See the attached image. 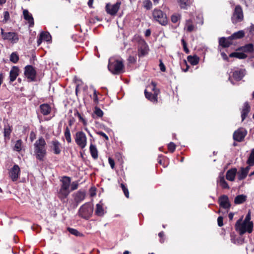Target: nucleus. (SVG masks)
I'll return each instance as SVG.
<instances>
[{"mask_svg":"<svg viewBox=\"0 0 254 254\" xmlns=\"http://www.w3.org/2000/svg\"><path fill=\"white\" fill-rule=\"evenodd\" d=\"M150 34H151V31L149 29H147L146 30L145 33V35L146 37L149 36L150 35Z\"/></svg>","mask_w":254,"mask_h":254,"instance_id":"338daca9","label":"nucleus"},{"mask_svg":"<svg viewBox=\"0 0 254 254\" xmlns=\"http://www.w3.org/2000/svg\"><path fill=\"white\" fill-rule=\"evenodd\" d=\"M248 113V112H243V113L241 115L242 121H243L245 120V119L246 118V117L247 116Z\"/></svg>","mask_w":254,"mask_h":254,"instance_id":"69168bd1","label":"nucleus"},{"mask_svg":"<svg viewBox=\"0 0 254 254\" xmlns=\"http://www.w3.org/2000/svg\"><path fill=\"white\" fill-rule=\"evenodd\" d=\"M46 141L42 137L40 138L34 144L35 155L36 159L40 161L44 160L46 154Z\"/></svg>","mask_w":254,"mask_h":254,"instance_id":"f257e3e1","label":"nucleus"},{"mask_svg":"<svg viewBox=\"0 0 254 254\" xmlns=\"http://www.w3.org/2000/svg\"><path fill=\"white\" fill-rule=\"evenodd\" d=\"M60 181L62 182L61 188L69 190V187L71 184V178L70 177L64 176Z\"/></svg>","mask_w":254,"mask_h":254,"instance_id":"aec40b11","label":"nucleus"},{"mask_svg":"<svg viewBox=\"0 0 254 254\" xmlns=\"http://www.w3.org/2000/svg\"><path fill=\"white\" fill-rule=\"evenodd\" d=\"M230 57H235L240 59H244L247 58V55L243 53L234 52L230 55Z\"/></svg>","mask_w":254,"mask_h":254,"instance_id":"c9c22d12","label":"nucleus"},{"mask_svg":"<svg viewBox=\"0 0 254 254\" xmlns=\"http://www.w3.org/2000/svg\"><path fill=\"white\" fill-rule=\"evenodd\" d=\"M237 169L236 168L232 169L227 172L226 178L230 181H233L235 180Z\"/></svg>","mask_w":254,"mask_h":254,"instance_id":"b1692460","label":"nucleus"},{"mask_svg":"<svg viewBox=\"0 0 254 254\" xmlns=\"http://www.w3.org/2000/svg\"><path fill=\"white\" fill-rule=\"evenodd\" d=\"M181 14L176 13L174 14L171 16V21L173 23H176L181 19Z\"/></svg>","mask_w":254,"mask_h":254,"instance_id":"c03bdc74","label":"nucleus"},{"mask_svg":"<svg viewBox=\"0 0 254 254\" xmlns=\"http://www.w3.org/2000/svg\"><path fill=\"white\" fill-rule=\"evenodd\" d=\"M121 4V2H117L114 4L107 3L106 5V11L111 15H115L119 11Z\"/></svg>","mask_w":254,"mask_h":254,"instance_id":"9d476101","label":"nucleus"},{"mask_svg":"<svg viewBox=\"0 0 254 254\" xmlns=\"http://www.w3.org/2000/svg\"><path fill=\"white\" fill-rule=\"evenodd\" d=\"M41 111H50L52 110L51 106L48 104H43L40 106Z\"/></svg>","mask_w":254,"mask_h":254,"instance_id":"49530a36","label":"nucleus"},{"mask_svg":"<svg viewBox=\"0 0 254 254\" xmlns=\"http://www.w3.org/2000/svg\"><path fill=\"white\" fill-rule=\"evenodd\" d=\"M151 85L153 93L148 92L145 90L144 91L145 95L146 98L151 102L156 103L158 102V95L160 93V91L158 89L156 88V85L154 82H152Z\"/></svg>","mask_w":254,"mask_h":254,"instance_id":"0eeeda50","label":"nucleus"},{"mask_svg":"<svg viewBox=\"0 0 254 254\" xmlns=\"http://www.w3.org/2000/svg\"><path fill=\"white\" fill-rule=\"evenodd\" d=\"M93 212V207L89 203H85L82 205L78 211L79 215L85 219H88Z\"/></svg>","mask_w":254,"mask_h":254,"instance_id":"39448f33","label":"nucleus"},{"mask_svg":"<svg viewBox=\"0 0 254 254\" xmlns=\"http://www.w3.org/2000/svg\"><path fill=\"white\" fill-rule=\"evenodd\" d=\"M250 169V166H247L246 168L242 167L240 170L238 172V178L239 180L244 179L247 176V175Z\"/></svg>","mask_w":254,"mask_h":254,"instance_id":"a211bd4d","label":"nucleus"},{"mask_svg":"<svg viewBox=\"0 0 254 254\" xmlns=\"http://www.w3.org/2000/svg\"><path fill=\"white\" fill-rule=\"evenodd\" d=\"M124 65L122 61L110 60L108 64V68L114 74H119L123 70Z\"/></svg>","mask_w":254,"mask_h":254,"instance_id":"20e7f679","label":"nucleus"},{"mask_svg":"<svg viewBox=\"0 0 254 254\" xmlns=\"http://www.w3.org/2000/svg\"><path fill=\"white\" fill-rule=\"evenodd\" d=\"M138 50L139 57L144 56L148 54V47L144 41H141L139 42Z\"/></svg>","mask_w":254,"mask_h":254,"instance_id":"4468645a","label":"nucleus"},{"mask_svg":"<svg viewBox=\"0 0 254 254\" xmlns=\"http://www.w3.org/2000/svg\"><path fill=\"white\" fill-rule=\"evenodd\" d=\"M158 236L160 238V242L161 243H164V239H163V237L164 236V233L163 231L160 232L159 234H158Z\"/></svg>","mask_w":254,"mask_h":254,"instance_id":"e2e57ef3","label":"nucleus"},{"mask_svg":"<svg viewBox=\"0 0 254 254\" xmlns=\"http://www.w3.org/2000/svg\"><path fill=\"white\" fill-rule=\"evenodd\" d=\"M91 98L95 103L98 102L97 92L95 89H94L93 90V94L91 96Z\"/></svg>","mask_w":254,"mask_h":254,"instance_id":"864d4df0","label":"nucleus"},{"mask_svg":"<svg viewBox=\"0 0 254 254\" xmlns=\"http://www.w3.org/2000/svg\"><path fill=\"white\" fill-rule=\"evenodd\" d=\"M94 0H89L88 5L90 7H92Z\"/></svg>","mask_w":254,"mask_h":254,"instance_id":"774afa93","label":"nucleus"},{"mask_svg":"<svg viewBox=\"0 0 254 254\" xmlns=\"http://www.w3.org/2000/svg\"><path fill=\"white\" fill-rule=\"evenodd\" d=\"M19 69L17 66H13L10 71L9 77L10 82H13L18 75Z\"/></svg>","mask_w":254,"mask_h":254,"instance_id":"412c9836","label":"nucleus"},{"mask_svg":"<svg viewBox=\"0 0 254 254\" xmlns=\"http://www.w3.org/2000/svg\"><path fill=\"white\" fill-rule=\"evenodd\" d=\"M152 16L154 20L162 25L165 26L168 23L166 14L160 9L155 8L152 11Z\"/></svg>","mask_w":254,"mask_h":254,"instance_id":"7ed1b4c3","label":"nucleus"},{"mask_svg":"<svg viewBox=\"0 0 254 254\" xmlns=\"http://www.w3.org/2000/svg\"><path fill=\"white\" fill-rule=\"evenodd\" d=\"M108 162H109V163L111 167L112 168V169H114L115 168V161H114V159L111 157H109L108 158Z\"/></svg>","mask_w":254,"mask_h":254,"instance_id":"13d9d810","label":"nucleus"},{"mask_svg":"<svg viewBox=\"0 0 254 254\" xmlns=\"http://www.w3.org/2000/svg\"><path fill=\"white\" fill-rule=\"evenodd\" d=\"M244 36V32L243 31H239L238 32L234 33L233 35L230 36L231 39H240Z\"/></svg>","mask_w":254,"mask_h":254,"instance_id":"4c0bfd02","label":"nucleus"},{"mask_svg":"<svg viewBox=\"0 0 254 254\" xmlns=\"http://www.w3.org/2000/svg\"><path fill=\"white\" fill-rule=\"evenodd\" d=\"M244 13L242 7L240 5L235 6L232 16L231 21L233 24H237L241 22L244 20Z\"/></svg>","mask_w":254,"mask_h":254,"instance_id":"423d86ee","label":"nucleus"},{"mask_svg":"<svg viewBox=\"0 0 254 254\" xmlns=\"http://www.w3.org/2000/svg\"><path fill=\"white\" fill-rule=\"evenodd\" d=\"M12 130V126L10 125L7 121L4 122L3 133L4 139L5 142L10 140Z\"/></svg>","mask_w":254,"mask_h":254,"instance_id":"9b49d317","label":"nucleus"},{"mask_svg":"<svg viewBox=\"0 0 254 254\" xmlns=\"http://www.w3.org/2000/svg\"><path fill=\"white\" fill-rule=\"evenodd\" d=\"M75 202L78 204L83 200L85 197V192L84 191L79 190L73 194Z\"/></svg>","mask_w":254,"mask_h":254,"instance_id":"dca6fc26","label":"nucleus"},{"mask_svg":"<svg viewBox=\"0 0 254 254\" xmlns=\"http://www.w3.org/2000/svg\"><path fill=\"white\" fill-rule=\"evenodd\" d=\"M90 152L91 153V155L92 157L94 159H96L98 157V153L97 149L96 147V146L92 144H91L90 146Z\"/></svg>","mask_w":254,"mask_h":254,"instance_id":"cd10ccee","label":"nucleus"},{"mask_svg":"<svg viewBox=\"0 0 254 254\" xmlns=\"http://www.w3.org/2000/svg\"><path fill=\"white\" fill-rule=\"evenodd\" d=\"M95 213L98 216H103V215L104 214V210L102 205H101L100 204H97L96 205Z\"/></svg>","mask_w":254,"mask_h":254,"instance_id":"f704fd0d","label":"nucleus"},{"mask_svg":"<svg viewBox=\"0 0 254 254\" xmlns=\"http://www.w3.org/2000/svg\"><path fill=\"white\" fill-rule=\"evenodd\" d=\"M33 81L40 80L42 77V73L41 72L37 71L33 68Z\"/></svg>","mask_w":254,"mask_h":254,"instance_id":"7c9ffc66","label":"nucleus"},{"mask_svg":"<svg viewBox=\"0 0 254 254\" xmlns=\"http://www.w3.org/2000/svg\"><path fill=\"white\" fill-rule=\"evenodd\" d=\"M10 16L9 12L7 11H5L3 12V19L2 20V22L3 23H5L7 22V21L9 19Z\"/></svg>","mask_w":254,"mask_h":254,"instance_id":"09e8293b","label":"nucleus"},{"mask_svg":"<svg viewBox=\"0 0 254 254\" xmlns=\"http://www.w3.org/2000/svg\"><path fill=\"white\" fill-rule=\"evenodd\" d=\"M247 134V130L243 127H240L236 130L233 133L234 140L238 141H242Z\"/></svg>","mask_w":254,"mask_h":254,"instance_id":"1a4fd4ad","label":"nucleus"},{"mask_svg":"<svg viewBox=\"0 0 254 254\" xmlns=\"http://www.w3.org/2000/svg\"><path fill=\"white\" fill-rule=\"evenodd\" d=\"M232 44V39H231L230 36L228 38L222 37L219 39V44L223 47H228Z\"/></svg>","mask_w":254,"mask_h":254,"instance_id":"393cba45","label":"nucleus"},{"mask_svg":"<svg viewBox=\"0 0 254 254\" xmlns=\"http://www.w3.org/2000/svg\"><path fill=\"white\" fill-rule=\"evenodd\" d=\"M247 196L244 194H241L237 195L234 200V202L236 204H241L246 201Z\"/></svg>","mask_w":254,"mask_h":254,"instance_id":"c85d7f7f","label":"nucleus"},{"mask_svg":"<svg viewBox=\"0 0 254 254\" xmlns=\"http://www.w3.org/2000/svg\"><path fill=\"white\" fill-rule=\"evenodd\" d=\"M250 106L248 102H246L244 104L243 111H249L250 110Z\"/></svg>","mask_w":254,"mask_h":254,"instance_id":"4d7b16f0","label":"nucleus"},{"mask_svg":"<svg viewBox=\"0 0 254 254\" xmlns=\"http://www.w3.org/2000/svg\"><path fill=\"white\" fill-rule=\"evenodd\" d=\"M128 61L130 64H134L136 61V58L135 56H130L128 57Z\"/></svg>","mask_w":254,"mask_h":254,"instance_id":"6e6d98bb","label":"nucleus"},{"mask_svg":"<svg viewBox=\"0 0 254 254\" xmlns=\"http://www.w3.org/2000/svg\"><path fill=\"white\" fill-rule=\"evenodd\" d=\"M20 168L17 165H14L9 171V177L13 182L16 181L19 177Z\"/></svg>","mask_w":254,"mask_h":254,"instance_id":"f8f14e48","label":"nucleus"},{"mask_svg":"<svg viewBox=\"0 0 254 254\" xmlns=\"http://www.w3.org/2000/svg\"><path fill=\"white\" fill-rule=\"evenodd\" d=\"M75 117H77L79 118V120L80 122H81L84 126L87 125V122L85 119L82 117V115L79 112H76L74 114Z\"/></svg>","mask_w":254,"mask_h":254,"instance_id":"a18cd8bd","label":"nucleus"},{"mask_svg":"<svg viewBox=\"0 0 254 254\" xmlns=\"http://www.w3.org/2000/svg\"><path fill=\"white\" fill-rule=\"evenodd\" d=\"M242 221V218L239 219L235 225L236 230L239 232L240 235H243L246 232L251 233L253 230V222H247L244 225V222L241 223Z\"/></svg>","mask_w":254,"mask_h":254,"instance_id":"f03ea898","label":"nucleus"},{"mask_svg":"<svg viewBox=\"0 0 254 254\" xmlns=\"http://www.w3.org/2000/svg\"><path fill=\"white\" fill-rule=\"evenodd\" d=\"M104 112H94L92 116L94 118H101L103 116Z\"/></svg>","mask_w":254,"mask_h":254,"instance_id":"5fc2aeb1","label":"nucleus"},{"mask_svg":"<svg viewBox=\"0 0 254 254\" xmlns=\"http://www.w3.org/2000/svg\"><path fill=\"white\" fill-rule=\"evenodd\" d=\"M24 74L27 81H32V65H28L25 67Z\"/></svg>","mask_w":254,"mask_h":254,"instance_id":"4be33fe9","label":"nucleus"},{"mask_svg":"<svg viewBox=\"0 0 254 254\" xmlns=\"http://www.w3.org/2000/svg\"><path fill=\"white\" fill-rule=\"evenodd\" d=\"M97 134L100 135H101V136H102V137H103L106 140H109L108 136L104 132H103V131H99V132H97Z\"/></svg>","mask_w":254,"mask_h":254,"instance_id":"680f3d73","label":"nucleus"},{"mask_svg":"<svg viewBox=\"0 0 254 254\" xmlns=\"http://www.w3.org/2000/svg\"><path fill=\"white\" fill-rule=\"evenodd\" d=\"M188 62L193 65L197 64L199 61V58L197 56H189L187 58Z\"/></svg>","mask_w":254,"mask_h":254,"instance_id":"bb28decb","label":"nucleus"},{"mask_svg":"<svg viewBox=\"0 0 254 254\" xmlns=\"http://www.w3.org/2000/svg\"><path fill=\"white\" fill-rule=\"evenodd\" d=\"M176 146L173 142H170L168 145L169 151L172 153L174 152L176 149Z\"/></svg>","mask_w":254,"mask_h":254,"instance_id":"8fccbe9b","label":"nucleus"},{"mask_svg":"<svg viewBox=\"0 0 254 254\" xmlns=\"http://www.w3.org/2000/svg\"><path fill=\"white\" fill-rule=\"evenodd\" d=\"M247 163L249 164L250 166L254 165V148L252 150L247 161Z\"/></svg>","mask_w":254,"mask_h":254,"instance_id":"58836bf2","label":"nucleus"},{"mask_svg":"<svg viewBox=\"0 0 254 254\" xmlns=\"http://www.w3.org/2000/svg\"><path fill=\"white\" fill-rule=\"evenodd\" d=\"M218 183L219 185L223 188L225 189H229V186L225 180L224 177L223 176H220L219 177V180L218 181Z\"/></svg>","mask_w":254,"mask_h":254,"instance_id":"c756f323","label":"nucleus"},{"mask_svg":"<svg viewBox=\"0 0 254 254\" xmlns=\"http://www.w3.org/2000/svg\"><path fill=\"white\" fill-rule=\"evenodd\" d=\"M223 218L222 216H219L217 219L218 225L221 227L223 225Z\"/></svg>","mask_w":254,"mask_h":254,"instance_id":"bf43d9fd","label":"nucleus"},{"mask_svg":"<svg viewBox=\"0 0 254 254\" xmlns=\"http://www.w3.org/2000/svg\"><path fill=\"white\" fill-rule=\"evenodd\" d=\"M23 15L24 19L28 21L29 23V26L32 24V16L29 14V11L26 9L23 10Z\"/></svg>","mask_w":254,"mask_h":254,"instance_id":"2f4dec72","label":"nucleus"},{"mask_svg":"<svg viewBox=\"0 0 254 254\" xmlns=\"http://www.w3.org/2000/svg\"><path fill=\"white\" fill-rule=\"evenodd\" d=\"M67 230L71 234L75 236L82 237L84 236L82 233H80L75 229L68 227Z\"/></svg>","mask_w":254,"mask_h":254,"instance_id":"e433bc0d","label":"nucleus"},{"mask_svg":"<svg viewBox=\"0 0 254 254\" xmlns=\"http://www.w3.org/2000/svg\"><path fill=\"white\" fill-rule=\"evenodd\" d=\"M64 136L68 143L71 141V138L70 136V129L68 127H66L64 131Z\"/></svg>","mask_w":254,"mask_h":254,"instance_id":"a19ab883","label":"nucleus"},{"mask_svg":"<svg viewBox=\"0 0 254 254\" xmlns=\"http://www.w3.org/2000/svg\"><path fill=\"white\" fill-rule=\"evenodd\" d=\"M218 202L220 207L224 209H229L231 207L228 197L226 195H221L218 199Z\"/></svg>","mask_w":254,"mask_h":254,"instance_id":"ddd939ff","label":"nucleus"},{"mask_svg":"<svg viewBox=\"0 0 254 254\" xmlns=\"http://www.w3.org/2000/svg\"><path fill=\"white\" fill-rule=\"evenodd\" d=\"M40 35L44 41L48 42L51 40V36L48 32H43L40 34Z\"/></svg>","mask_w":254,"mask_h":254,"instance_id":"79ce46f5","label":"nucleus"},{"mask_svg":"<svg viewBox=\"0 0 254 254\" xmlns=\"http://www.w3.org/2000/svg\"><path fill=\"white\" fill-rule=\"evenodd\" d=\"M246 74L245 69L237 70L233 72V77L237 81H240Z\"/></svg>","mask_w":254,"mask_h":254,"instance_id":"6ab92c4d","label":"nucleus"},{"mask_svg":"<svg viewBox=\"0 0 254 254\" xmlns=\"http://www.w3.org/2000/svg\"><path fill=\"white\" fill-rule=\"evenodd\" d=\"M181 8L187 9L190 6L191 2L190 0H177Z\"/></svg>","mask_w":254,"mask_h":254,"instance_id":"a878e982","label":"nucleus"},{"mask_svg":"<svg viewBox=\"0 0 254 254\" xmlns=\"http://www.w3.org/2000/svg\"><path fill=\"white\" fill-rule=\"evenodd\" d=\"M159 62H160L159 67H160V70L163 72H165L166 71V67H165V65L163 63L161 60H160Z\"/></svg>","mask_w":254,"mask_h":254,"instance_id":"052dcab7","label":"nucleus"},{"mask_svg":"<svg viewBox=\"0 0 254 254\" xmlns=\"http://www.w3.org/2000/svg\"><path fill=\"white\" fill-rule=\"evenodd\" d=\"M121 187L126 197L129 198V191L128 189L124 183L121 184Z\"/></svg>","mask_w":254,"mask_h":254,"instance_id":"de8ad7c7","label":"nucleus"},{"mask_svg":"<svg viewBox=\"0 0 254 254\" xmlns=\"http://www.w3.org/2000/svg\"><path fill=\"white\" fill-rule=\"evenodd\" d=\"M19 60V56L16 52H13L10 56V61L14 64H16Z\"/></svg>","mask_w":254,"mask_h":254,"instance_id":"ea45409f","label":"nucleus"},{"mask_svg":"<svg viewBox=\"0 0 254 254\" xmlns=\"http://www.w3.org/2000/svg\"><path fill=\"white\" fill-rule=\"evenodd\" d=\"M4 40H7L12 43H16L18 41V37L16 33L9 32L5 34Z\"/></svg>","mask_w":254,"mask_h":254,"instance_id":"f3484780","label":"nucleus"},{"mask_svg":"<svg viewBox=\"0 0 254 254\" xmlns=\"http://www.w3.org/2000/svg\"><path fill=\"white\" fill-rule=\"evenodd\" d=\"M182 41L183 44V46H184V49L185 51L187 53H188L189 52V49L187 47V44H186V43L185 42V40L184 39H182Z\"/></svg>","mask_w":254,"mask_h":254,"instance_id":"0e129e2a","label":"nucleus"},{"mask_svg":"<svg viewBox=\"0 0 254 254\" xmlns=\"http://www.w3.org/2000/svg\"><path fill=\"white\" fill-rule=\"evenodd\" d=\"M54 153L55 154H59L61 152V143L57 140H53L52 141Z\"/></svg>","mask_w":254,"mask_h":254,"instance_id":"5701e85b","label":"nucleus"},{"mask_svg":"<svg viewBox=\"0 0 254 254\" xmlns=\"http://www.w3.org/2000/svg\"><path fill=\"white\" fill-rule=\"evenodd\" d=\"M143 6L146 9H150L152 7V2L150 0H144L143 1Z\"/></svg>","mask_w":254,"mask_h":254,"instance_id":"37998d69","label":"nucleus"},{"mask_svg":"<svg viewBox=\"0 0 254 254\" xmlns=\"http://www.w3.org/2000/svg\"><path fill=\"white\" fill-rule=\"evenodd\" d=\"M194 25L191 20H187L186 22L185 28L189 32H191L194 30Z\"/></svg>","mask_w":254,"mask_h":254,"instance_id":"72a5a7b5","label":"nucleus"},{"mask_svg":"<svg viewBox=\"0 0 254 254\" xmlns=\"http://www.w3.org/2000/svg\"><path fill=\"white\" fill-rule=\"evenodd\" d=\"M70 190L61 188L58 191V197L63 202H66V198L70 193Z\"/></svg>","mask_w":254,"mask_h":254,"instance_id":"2eb2a0df","label":"nucleus"},{"mask_svg":"<svg viewBox=\"0 0 254 254\" xmlns=\"http://www.w3.org/2000/svg\"><path fill=\"white\" fill-rule=\"evenodd\" d=\"M241 50L244 52H251L254 51V48L252 44H248L242 47Z\"/></svg>","mask_w":254,"mask_h":254,"instance_id":"473e14b6","label":"nucleus"},{"mask_svg":"<svg viewBox=\"0 0 254 254\" xmlns=\"http://www.w3.org/2000/svg\"><path fill=\"white\" fill-rule=\"evenodd\" d=\"M75 141L77 145L81 149H83L87 145V137L84 132L78 131L75 134Z\"/></svg>","mask_w":254,"mask_h":254,"instance_id":"6e6552de","label":"nucleus"},{"mask_svg":"<svg viewBox=\"0 0 254 254\" xmlns=\"http://www.w3.org/2000/svg\"><path fill=\"white\" fill-rule=\"evenodd\" d=\"M78 185H79V184H78V182H77V181L73 182L71 184L70 190L73 191V190H74L77 189V188L78 187Z\"/></svg>","mask_w":254,"mask_h":254,"instance_id":"603ef678","label":"nucleus"},{"mask_svg":"<svg viewBox=\"0 0 254 254\" xmlns=\"http://www.w3.org/2000/svg\"><path fill=\"white\" fill-rule=\"evenodd\" d=\"M251 210H249L248 211V213H247V214L245 217V220L243 222H244V225L245 224V223L247 222H252V221H251Z\"/></svg>","mask_w":254,"mask_h":254,"instance_id":"3c124183","label":"nucleus"}]
</instances>
